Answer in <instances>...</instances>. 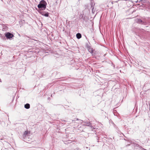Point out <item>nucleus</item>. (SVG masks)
Returning a JSON list of instances; mask_svg holds the SVG:
<instances>
[{
    "label": "nucleus",
    "mask_w": 150,
    "mask_h": 150,
    "mask_svg": "<svg viewBox=\"0 0 150 150\" xmlns=\"http://www.w3.org/2000/svg\"><path fill=\"white\" fill-rule=\"evenodd\" d=\"M47 3L44 0H41L38 5V7L39 8L42 9V10H45L46 8Z\"/></svg>",
    "instance_id": "f257e3e1"
},
{
    "label": "nucleus",
    "mask_w": 150,
    "mask_h": 150,
    "mask_svg": "<svg viewBox=\"0 0 150 150\" xmlns=\"http://www.w3.org/2000/svg\"><path fill=\"white\" fill-rule=\"evenodd\" d=\"M5 36L7 38L9 39L11 38L13 36V35L12 34L8 32L6 33Z\"/></svg>",
    "instance_id": "f03ea898"
},
{
    "label": "nucleus",
    "mask_w": 150,
    "mask_h": 150,
    "mask_svg": "<svg viewBox=\"0 0 150 150\" xmlns=\"http://www.w3.org/2000/svg\"><path fill=\"white\" fill-rule=\"evenodd\" d=\"M139 24H146V22H145L144 21H142L140 19H137V21H136Z\"/></svg>",
    "instance_id": "7ed1b4c3"
},
{
    "label": "nucleus",
    "mask_w": 150,
    "mask_h": 150,
    "mask_svg": "<svg viewBox=\"0 0 150 150\" xmlns=\"http://www.w3.org/2000/svg\"><path fill=\"white\" fill-rule=\"evenodd\" d=\"M83 123H85L86 124H83V125L84 126H90L91 127H92V126L91 125V123H90V122H84L83 121Z\"/></svg>",
    "instance_id": "20e7f679"
},
{
    "label": "nucleus",
    "mask_w": 150,
    "mask_h": 150,
    "mask_svg": "<svg viewBox=\"0 0 150 150\" xmlns=\"http://www.w3.org/2000/svg\"><path fill=\"white\" fill-rule=\"evenodd\" d=\"M76 37L77 38L79 39L81 37V35L80 33H78L76 35Z\"/></svg>",
    "instance_id": "39448f33"
},
{
    "label": "nucleus",
    "mask_w": 150,
    "mask_h": 150,
    "mask_svg": "<svg viewBox=\"0 0 150 150\" xmlns=\"http://www.w3.org/2000/svg\"><path fill=\"white\" fill-rule=\"evenodd\" d=\"M24 107L27 109H28L30 108V105L29 104L27 103L25 105Z\"/></svg>",
    "instance_id": "423d86ee"
},
{
    "label": "nucleus",
    "mask_w": 150,
    "mask_h": 150,
    "mask_svg": "<svg viewBox=\"0 0 150 150\" xmlns=\"http://www.w3.org/2000/svg\"><path fill=\"white\" fill-rule=\"evenodd\" d=\"M28 134V132L27 131H25L24 133V136H25Z\"/></svg>",
    "instance_id": "0eeeda50"
},
{
    "label": "nucleus",
    "mask_w": 150,
    "mask_h": 150,
    "mask_svg": "<svg viewBox=\"0 0 150 150\" xmlns=\"http://www.w3.org/2000/svg\"><path fill=\"white\" fill-rule=\"evenodd\" d=\"M49 15V13H45L44 16L46 17H48Z\"/></svg>",
    "instance_id": "6e6552de"
},
{
    "label": "nucleus",
    "mask_w": 150,
    "mask_h": 150,
    "mask_svg": "<svg viewBox=\"0 0 150 150\" xmlns=\"http://www.w3.org/2000/svg\"><path fill=\"white\" fill-rule=\"evenodd\" d=\"M89 50L90 52H91V53H92L93 50L92 49H90V50Z\"/></svg>",
    "instance_id": "1a4fd4ad"
},
{
    "label": "nucleus",
    "mask_w": 150,
    "mask_h": 150,
    "mask_svg": "<svg viewBox=\"0 0 150 150\" xmlns=\"http://www.w3.org/2000/svg\"><path fill=\"white\" fill-rule=\"evenodd\" d=\"M45 12H42L41 13V14H42V15L44 16V14H45Z\"/></svg>",
    "instance_id": "9d476101"
},
{
    "label": "nucleus",
    "mask_w": 150,
    "mask_h": 150,
    "mask_svg": "<svg viewBox=\"0 0 150 150\" xmlns=\"http://www.w3.org/2000/svg\"><path fill=\"white\" fill-rule=\"evenodd\" d=\"M76 120H79V119H78V118H76Z\"/></svg>",
    "instance_id": "9b49d317"
},
{
    "label": "nucleus",
    "mask_w": 150,
    "mask_h": 150,
    "mask_svg": "<svg viewBox=\"0 0 150 150\" xmlns=\"http://www.w3.org/2000/svg\"><path fill=\"white\" fill-rule=\"evenodd\" d=\"M93 129H95V128H93Z\"/></svg>",
    "instance_id": "f8f14e48"
},
{
    "label": "nucleus",
    "mask_w": 150,
    "mask_h": 150,
    "mask_svg": "<svg viewBox=\"0 0 150 150\" xmlns=\"http://www.w3.org/2000/svg\"><path fill=\"white\" fill-rule=\"evenodd\" d=\"M138 2V1H136V2Z\"/></svg>",
    "instance_id": "ddd939ff"
},
{
    "label": "nucleus",
    "mask_w": 150,
    "mask_h": 150,
    "mask_svg": "<svg viewBox=\"0 0 150 150\" xmlns=\"http://www.w3.org/2000/svg\"><path fill=\"white\" fill-rule=\"evenodd\" d=\"M91 128V129H92V128ZM92 130H93V129H92Z\"/></svg>",
    "instance_id": "4468645a"
}]
</instances>
